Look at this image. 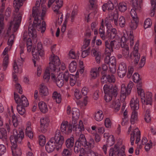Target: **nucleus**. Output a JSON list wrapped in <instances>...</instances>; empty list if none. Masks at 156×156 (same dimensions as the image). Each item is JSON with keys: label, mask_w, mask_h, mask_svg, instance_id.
Returning <instances> with one entry per match:
<instances>
[{"label": "nucleus", "mask_w": 156, "mask_h": 156, "mask_svg": "<svg viewBox=\"0 0 156 156\" xmlns=\"http://www.w3.org/2000/svg\"><path fill=\"white\" fill-rule=\"evenodd\" d=\"M10 47H6L4 49L2 55L3 58V60L9 62V57L7 55L8 51L10 50Z\"/></svg>", "instance_id": "obj_54"}, {"label": "nucleus", "mask_w": 156, "mask_h": 156, "mask_svg": "<svg viewBox=\"0 0 156 156\" xmlns=\"http://www.w3.org/2000/svg\"><path fill=\"white\" fill-rule=\"evenodd\" d=\"M5 4L2 3V8L0 10V37H2L4 33V29L5 24L4 23V17L2 12L4 8L3 7L5 6Z\"/></svg>", "instance_id": "obj_22"}, {"label": "nucleus", "mask_w": 156, "mask_h": 156, "mask_svg": "<svg viewBox=\"0 0 156 156\" xmlns=\"http://www.w3.org/2000/svg\"><path fill=\"white\" fill-rule=\"evenodd\" d=\"M86 140L85 137L84 135L83 134L80 135V137L78 140L76 142H78L80 144H82V146L85 145L86 144Z\"/></svg>", "instance_id": "obj_57"}, {"label": "nucleus", "mask_w": 156, "mask_h": 156, "mask_svg": "<svg viewBox=\"0 0 156 156\" xmlns=\"http://www.w3.org/2000/svg\"><path fill=\"white\" fill-rule=\"evenodd\" d=\"M51 138H53V141L56 144L58 148L61 149L64 140L63 136L61 134L60 131L57 130L55 132L54 137H52Z\"/></svg>", "instance_id": "obj_13"}, {"label": "nucleus", "mask_w": 156, "mask_h": 156, "mask_svg": "<svg viewBox=\"0 0 156 156\" xmlns=\"http://www.w3.org/2000/svg\"><path fill=\"white\" fill-rule=\"evenodd\" d=\"M133 85V83L131 81H129L128 84L127 88H126L124 84L121 85V99L124 100L126 98V96L129 95L131 92V91Z\"/></svg>", "instance_id": "obj_12"}, {"label": "nucleus", "mask_w": 156, "mask_h": 156, "mask_svg": "<svg viewBox=\"0 0 156 156\" xmlns=\"http://www.w3.org/2000/svg\"><path fill=\"white\" fill-rule=\"evenodd\" d=\"M136 136V140L135 143L137 144L140 141V131L137 128H136L133 131V132L131 134L130 141L131 145H133L134 144V136Z\"/></svg>", "instance_id": "obj_24"}, {"label": "nucleus", "mask_w": 156, "mask_h": 156, "mask_svg": "<svg viewBox=\"0 0 156 156\" xmlns=\"http://www.w3.org/2000/svg\"><path fill=\"white\" fill-rule=\"evenodd\" d=\"M49 67L53 71H55L58 68L60 64L59 57L53 54L51 55L49 58Z\"/></svg>", "instance_id": "obj_14"}, {"label": "nucleus", "mask_w": 156, "mask_h": 156, "mask_svg": "<svg viewBox=\"0 0 156 156\" xmlns=\"http://www.w3.org/2000/svg\"><path fill=\"white\" fill-rule=\"evenodd\" d=\"M80 55V52L78 51L74 52L72 50H70L69 53V57L74 59L78 58L79 57Z\"/></svg>", "instance_id": "obj_43"}, {"label": "nucleus", "mask_w": 156, "mask_h": 156, "mask_svg": "<svg viewBox=\"0 0 156 156\" xmlns=\"http://www.w3.org/2000/svg\"><path fill=\"white\" fill-rule=\"evenodd\" d=\"M110 107L112 108L115 112L118 111L120 108V103L118 99L113 101L110 105Z\"/></svg>", "instance_id": "obj_29"}, {"label": "nucleus", "mask_w": 156, "mask_h": 156, "mask_svg": "<svg viewBox=\"0 0 156 156\" xmlns=\"http://www.w3.org/2000/svg\"><path fill=\"white\" fill-rule=\"evenodd\" d=\"M104 117L103 112L101 110L97 112L94 115V119L97 121H100L102 120Z\"/></svg>", "instance_id": "obj_42"}, {"label": "nucleus", "mask_w": 156, "mask_h": 156, "mask_svg": "<svg viewBox=\"0 0 156 156\" xmlns=\"http://www.w3.org/2000/svg\"><path fill=\"white\" fill-rule=\"evenodd\" d=\"M23 48H21L20 50V58L15 61L13 65V70L16 73H21L22 72L23 64L24 61V58L23 56Z\"/></svg>", "instance_id": "obj_8"}, {"label": "nucleus", "mask_w": 156, "mask_h": 156, "mask_svg": "<svg viewBox=\"0 0 156 156\" xmlns=\"http://www.w3.org/2000/svg\"><path fill=\"white\" fill-rule=\"evenodd\" d=\"M133 39L134 36L133 34L132 33H130L129 36L128 35L127 39L128 40L126 42H125L124 43H123L124 45V47L122 49V55L123 56L128 60H130L131 59V56L130 55L129 56V47L127 44H126V43L129 40L130 45H133L134 43Z\"/></svg>", "instance_id": "obj_9"}, {"label": "nucleus", "mask_w": 156, "mask_h": 156, "mask_svg": "<svg viewBox=\"0 0 156 156\" xmlns=\"http://www.w3.org/2000/svg\"><path fill=\"white\" fill-rule=\"evenodd\" d=\"M53 141V138H51L45 145L46 150L48 153L53 152L55 149L57 151H58L60 150L59 148H58L56 144Z\"/></svg>", "instance_id": "obj_19"}, {"label": "nucleus", "mask_w": 156, "mask_h": 156, "mask_svg": "<svg viewBox=\"0 0 156 156\" xmlns=\"http://www.w3.org/2000/svg\"><path fill=\"white\" fill-rule=\"evenodd\" d=\"M24 137V132L21 129H19V133L16 129H13V134L10 137L12 155L13 156H21L22 151L20 148L17 147V143H20Z\"/></svg>", "instance_id": "obj_2"}, {"label": "nucleus", "mask_w": 156, "mask_h": 156, "mask_svg": "<svg viewBox=\"0 0 156 156\" xmlns=\"http://www.w3.org/2000/svg\"><path fill=\"white\" fill-rule=\"evenodd\" d=\"M104 30V21L102 20L101 23V26L99 29V34H100L101 38L103 40H105L106 39V37L105 36V31Z\"/></svg>", "instance_id": "obj_41"}, {"label": "nucleus", "mask_w": 156, "mask_h": 156, "mask_svg": "<svg viewBox=\"0 0 156 156\" xmlns=\"http://www.w3.org/2000/svg\"><path fill=\"white\" fill-rule=\"evenodd\" d=\"M114 8L113 4L110 1L104 4L102 6V9L104 11H105L106 10L110 11L113 10Z\"/></svg>", "instance_id": "obj_30"}, {"label": "nucleus", "mask_w": 156, "mask_h": 156, "mask_svg": "<svg viewBox=\"0 0 156 156\" xmlns=\"http://www.w3.org/2000/svg\"><path fill=\"white\" fill-rule=\"evenodd\" d=\"M133 8L130 11V13L133 19H138L136 15L135 10H140L141 8L140 5H138L137 0H132Z\"/></svg>", "instance_id": "obj_21"}, {"label": "nucleus", "mask_w": 156, "mask_h": 156, "mask_svg": "<svg viewBox=\"0 0 156 156\" xmlns=\"http://www.w3.org/2000/svg\"><path fill=\"white\" fill-rule=\"evenodd\" d=\"M56 15L55 22L56 25H60L63 20V15L61 12L58 13H55Z\"/></svg>", "instance_id": "obj_45"}, {"label": "nucleus", "mask_w": 156, "mask_h": 156, "mask_svg": "<svg viewBox=\"0 0 156 156\" xmlns=\"http://www.w3.org/2000/svg\"><path fill=\"white\" fill-rule=\"evenodd\" d=\"M107 26V33L109 39H113L115 38L117 34V31L115 28H113L112 25L105 21Z\"/></svg>", "instance_id": "obj_17"}, {"label": "nucleus", "mask_w": 156, "mask_h": 156, "mask_svg": "<svg viewBox=\"0 0 156 156\" xmlns=\"http://www.w3.org/2000/svg\"><path fill=\"white\" fill-rule=\"evenodd\" d=\"M73 125V130L76 133H79L83 131L84 130L83 122L81 120H80L78 124H76V120H72Z\"/></svg>", "instance_id": "obj_20"}, {"label": "nucleus", "mask_w": 156, "mask_h": 156, "mask_svg": "<svg viewBox=\"0 0 156 156\" xmlns=\"http://www.w3.org/2000/svg\"><path fill=\"white\" fill-rule=\"evenodd\" d=\"M70 84L71 86H74L76 81V76L70 74Z\"/></svg>", "instance_id": "obj_59"}, {"label": "nucleus", "mask_w": 156, "mask_h": 156, "mask_svg": "<svg viewBox=\"0 0 156 156\" xmlns=\"http://www.w3.org/2000/svg\"><path fill=\"white\" fill-rule=\"evenodd\" d=\"M32 52L33 58L36 60H39L40 56L42 57L44 56V51L41 43H38L37 47L32 48Z\"/></svg>", "instance_id": "obj_10"}, {"label": "nucleus", "mask_w": 156, "mask_h": 156, "mask_svg": "<svg viewBox=\"0 0 156 156\" xmlns=\"http://www.w3.org/2000/svg\"><path fill=\"white\" fill-rule=\"evenodd\" d=\"M72 120H76L78 119L80 116L79 111L77 108H73L72 111Z\"/></svg>", "instance_id": "obj_36"}, {"label": "nucleus", "mask_w": 156, "mask_h": 156, "mask_svg": "<svg viewBox=\"0 0 156 156\" xmlns=\"http://www.w3.org/2000/svg\"><path fill=\"white\" fill-rule=\"evenodd\" d=\"M113 17L115 24L116 26H117L118 25V14L117 10H115L114 11V13L113 15Z\"/></svg>", "instance_id": "obj_62"}, {"label": "nucleus", "mask_w": 156, "mask_h": 156, "mask_svg": "<svg viewBox=\"0 0 156 156\" xmlns=\"http://www.w3.org/2000/svg\"><path fill=\"white\" fill-rule=\"evenodd\" d=\"M38 106L40 111L42 113H45L48 109L46 104L44 101H41L39 102Z\"/></svg>", "instance_id": "obj_34"}, {"label": "nucleus", "mask_w": 156, "mask_h": 156, "mask_svg": "<svg viewBox=\"0 0 156 156\" xmlns=\"http://www.w3.org/2000/svg\"><path fill=\"white\" fill-rule=\"evenodd\" d=\"M138 45L137 44H136L135 45L134 47V50L133 52V56L134 58V63L136 65L138 64L140 58V55L138 52Z\"/></svg>", "instance_id": "obj_28"}, {"label": "nucleus", "mask_w": 156, "mask_h": 156, "mask_svg": "<svg viewBox=\"0 0 156 156\" xmlns=\"http://www.w3.org/2000/svg\"><path fill=\"white\" fill-rule=\"evenodd\" d=\"M61 154L62 156H70L72 155V152L67 149H64Z\"/></svg>", "instance_id": "obj_64"}, {"label": "nucleus", "mask_w": 156, "mask_h": 156, "mask_svg": "<svg viewBox=\"0 0 156 156\" xmlns=\"http://www.w3.org/2000/svg\"><path fill=\"white\" fill-rule=\"evenodd\" d=\"M144 119L147 122H150L151 119V117L150 114V111L149 109L146 111L144 115Z\"/></svg>", "instance_id": "obj_56"}, {"label": "nucleus", "mask_w": 156, "mask_h": 156, "mask_svg": "<svg viewBox=\"0 0 156 156\" xmlns=\"http://www.w3.org/2000/svg\"><path fill=\"white\" fill-rule=\"evenodd\" d=\"M101 69V67H98L97 69L96 68H94L91 69L90 71V76L93 79H95L99 76L98 71Z\"/></svg>", "instance_id": "obj_35"}, {"label": "nucleus", "mask_w": 156, "mask_h": 156, "mask_svg": "<svg viewBox=\"0 0 156 156\" xmlns=\"http://www.w3.org/2000/svg\"><path fill=\"white\" fill-rule=\"evenodd\" d=\"M103 89L105 94V100L107 102H109L112 100L113 96H116L117 95V90L112 84L105 85Z\"/></svg>", "instance_id": "obj_6"}, {"label": "nucleus", "mask_w": 156, "mask_h": 156, "mask_svg": "<svg viewBox=\"0 0 156 156\" xmlns=\"http://www.w3.org/2000/svg\"><path fill=\"white\" fill-rule=\"evenodd\" d=\"M151 2L152 6V10L150 13V15L152 16L154 15L155 12L156 11V0H151Z\"/></svg>", "instance_id": "obj_52"}, {"label": "nucleus", "mask_w": 156, "mask_h": 156, "mask_svg": "<svg viewBox=\"0 0 156 156\" xmlns=\"http://www.w3.org/2000/svg\"><path fill=\"white\" fill-rule=\"evenodd\" d=\"M14 98L17 105L27 106L29 103L27 98L24 95H22L20 97L16 92L14 93Z\"/></svg>", "instance_id": "obj_16"}, {"label": "nucleus", "mask_w": 156, "mask_h": 156, "mask_svg": "<svg viewBox=\"0 0 156 156\" xmlns=\"http://www.w3.org/2000/svg\"><path fill=\"white\" fill-rule=\"evenodd\" d=\"M52 71L49 67L46 68L43 75V79L46 82H48L50 79V73Z\"/></svg>", "instance_id": "obj_33"}, {"label": "nucleus", "mask_w": 156, "mask_h": 156, "mask_svg": "<svg viewBox=\"0 0 156 156\" xmlns=\"http://www.w3.org/2000/svg\"><path fill=\"white\" fill-rule=\"evenodd\" d=\"M34 22L32 25H30L28 29L29 37H28V34L27 31H25L23 33V41H27V51L28 52H30L31 50L32 46V40L34 42H36L37 40V35L36 29L38 31H40L42 33H44L45 31L42 32L41 31L38 30L37 26L34 25Z\"/></svg>", "instance_id": "obj_4"}, {"label": "nucleus", "mask_w": 156, "mask_h": 156, "mask_svg": "<svg viewBox=\"0 0 156 156\" xmlns=\"http://www.w3.org/2000/svg\"><path fill=\"white\" fill-rule=\"evenodd\" d=\"M41 0H37L36 3V6L33 7L32 16L34 18V25L37 26L38 30L42 32L46 30V23L43 20L45 16L47 11L46 7H43L42 10H40L39 6Z\"/></svg>", "instance_id": "obj_1"}, {"label": "nucleus", "mask_w": 156, "mask_h": 156, "mask_svg": "<svg viewBox=\"0 0 156 156\" xmlns=\"http://www.w3.org/2000/svg\"><path fill=\"white\" fill-rule=\"evenodd\" d=\"M77 67V64L75 61H73L69 64V69L70 71L71 72H75Z\"/></svg>", "instance_id": "obj_47"}, {"label": "nucleus", "mask_w": 156, "mask_h": 156, "mask_svg": "<svg viewBox=\"0 0 156 156\" xmlns=\"http://www.w3.org/2000/svg\"><path fill=\"white\" fill-rule=\"evenodd\" d=\"M130 106L133 111L138 110L139 108V101L136 97L133 98L130 102Z\"/></svg>", "instance_id": "obj_26"}, {"label": "nucleus", "mask_w": 156, "mask_h": 156, "mask_svg": "<svg viewBox=\"0 0 156 156\" xmlns=\"http://www.w3.org/2000/svg\"><path fill=\"white\" fill-rule=\"evenodd\" d=\"M126 64L124 62H121L119 65L118 71L119 76L121 78L124 77L126 75Z\"/></svg>", "instance_id": "obj_25"}, {"label": "nucleus", "mask_w": 156, "mask_h": 156, "mask_svg": "<svg viewBox=\"0 0 156 156\" xmlns=\"http://www.w3.org/2000/svg\"><path fill=\"white\" fill-rule=\"evenodd\" d=\"M0 139L4 141H6L7 139V131L3 128H0Z\"/></svg>", "instance_id": "obj_40"}, {"label": "nucleus", "mask_w": 156, "mask_h": 156, "mask_svg": "<svg viewBox=\"0 0 156 156\" xmlns=\"http://www.w3.org/2000/svg\"><path fill=\"white\" fill-rule=\"evenodd\" d=\"M39 142L40 145L42 146H44L46 143V138L43 135H40L39 136Z\"/></svg>", "instance_id": "obj_58"}, {"label": "nucleus", "mask_w": 156, "mask_h": 156, "mask_svg": "<svg viewBox=\"0 0 156 156\" xmlns=\"http://www.w3.org/2000/svg\"><path fill=\"white\" fill-rule=\"evenodd\" d=\"M152 25V22L151 20L149 18L146 19L144 21V27L145 29L150 27Z\"/></svg>", "instance_id": "obj_61"}, {"label": "nucleus", "mask_w": 156, "mask_h": 156, "mask_svg": "<svg viewBox=\"0 0 156 156\" xmlns=\"http://www.w3.org/2000/svg\"><path fill=\"white\" fill-rule=\"evenodd\" d=\"M115 142V138L114 136L110 135L109 137L107 139V144L108 146H111L114 145Z\"/></svg>", "instance_id": "obj_51"}, {"label": "nucleus", "mask_w": 156, "mask_h": 156, "mask_svg": "<svg viewBox=\"0 0 156 156\" xmlns=\"http://www.w3.org/2000/svg\"><path fill=\"white\" fill-rule=\"evenodd\" d=\"M74 145V139L73 137H70L66 140V145L67 148H72Z\"/></svg>", "instance_id": "obj_39"}, {"label": "nucleus", "mask_w": 156, "mask_h": 156, "mask_svg": "<svg viewBox=\"0 0 156 156\" xmlns=\"http://www.w3.org/2000/svg\"><path fill=\"white\" fill-rule=\"evenodd\" d=\"M119 147L117 144H115L114 147H111L109 151V156H115L117 152L119 150Z\"/></svg>", "instance_id": "obj_37"}, {"label": "nucleus", "mask_w": 156, "mask_h": 156, "mask_svg": "<svg viewBox=\"0 0 156 156\" xmlns=\"http://www.w3.org/2000/svg\"><path fill=\"white\" fill-rule=\"evenodd\" d=\"M8 62H9L3 60L2 64L0 63V70H5L7 67Z\"/></svg>", "instance_id": "obj_60"}, {"label": "nucleus", "mask_w": 156, "mask_h": 156, "mask_svg": "<svg viewBox=\"0 0 156 156\" xmlns=\"http://www.w3.org/2000/svg\"><path fill=\"white\" fill-rule=\"evenodd\" d=\"M82 145V144H80L79 142H76L74 148V151L75 153H78L80 151H82V149L83 150Z\"/></svg>", "instance_id": "obj_48"}, {"label": "nucleus", "mask_w": 156, "mask_h": 156, "mask_svg": "<svg viewBox=\"0 0 156 156\" xmlns=\"http://www.w3.org/2000/svg\"><path fill=\"white\" fill-rule=\"evenodd\" d=\"M118 7L119 10L121 12H125L127 9L126 4L124 2L119 3L118 5Z\"/></svg>", "instance_id": "obj_49"}, {"label": "nucleus", "mask_w": 156, "mask_h": 156, "mask_svg": "<svg viewBox=\"0 0 156 156\" xmlns=\"http://www.w3.org/2000/svg\"><path fill=\"white\" fill-rule=\"evenodd\" d=\"M39 90L41 95L42 96H47L49 94L48 87L43 83L39 85Z\"/></svg>", "instance_id": "obj_27"}, {"label": "nucleus", "mask_w": 156, "mask_h": 156, "mask_svg": "<svg viewBox=\"0 0 156 156\" xmlns=\"http://www.w3.org/2000/svg\"><path fill=\"white\" fill-rule=\"evenodd\" d=\"M49 122V119L47 117H42L41 119L40 129L42 133H45L47 131V128Z\"/></svg>", "instance_id": "obj_23"}, {"label": "nucleus", "mask_w": 156, "mask_h": 156, "mask_svg": "<svg viewBox=\"0 0 156 156\" xmlns=\"http://www.w3.org/2000/svg\"><path fill=\"white\" fill-rule=\"evenodd\" d=\"M52 98L57 103H59L61 102L62 100L61 95L57 92L55 91L53 92Z\"/></svg>", "instance_id": "obj_44"}, {"label": "nucleus", "mask_w": 156, "mask_h": 156, "mask_svg": "<svg viewBox=\"0 0 156 156\" xmlns=\"http://www.w3.org/2000/svg\"><path fill=\"white\" fill-rule=\"evenodd\" d=\"M105 57V63L108 65L111 72L114 73L116 71V60L114 56L110 57V55H106Z\"/></svg>", "instance_id": "obj_11"}, {"label": "nucleus", "mask_w": 156, "mask_h": 156, "mask_svg": "<svg viewBox=\"0 0 156 156\" xmlns=\"http://www.w3.org/2000/svg\"><path fill=\"white\" fill-rule=\"evenodd\" d=\"M56 83L57 86L59 87H62L64 83V81L62 77L60 75H59L57 78Z\"/></svg>", "instance_id": "obj_50"}, {"label": "nucleus", "mask_w": 156, "mask_h": 156, "mask_svg": "<svg viewBox=\"0 0 156 156\" xmlns=\"http://www.w3.org/2000/svg\"><path fill=\"white\" fill-rule=\"evenodd\" d=\"M27 106L17 105V110L18 112L21 115H24L26 112L25 107Z\"/></svg>", "instance_id": "obj_55"}, {"label": "nucleus", "mask_w": 156, "mask_h": 156, "mask_svg": "<svg viewBox=\"0 0 156 156\" xmlns=\"http://www.w3.org/2000/svg\"><path fill=\"white\" fill-rule=\"evenodd\" d=\"M25 0H14L13 6L15 8V11L13 12L14 17L10 23L9 30L12 29L14 32H15L18 29L22 17V14L19 12V10L20 7L23 5Z\"/></svg>", "instance_id": "obj_3"}, {"label": "nucleus", "mask_w": 156, "mask_h": 156, "mask_svg": "<svg viewBox=\"0 0 156 156\" xmlns=\"http://www.w3.org/2000/svg\"><path fill=\"white\" fill-rule=\"evenodd\" d=\"M72 126L71 124H68L66 121H63L61 126V130L62 133L68 134L71 133L72 130Z\"/></svg>", "instance_id": "obj_18"}, {"label": "nucleus", "mask_w": 156, "mask_h": 156, "mask_svg": "<svg viewBox=\"0 0 156 156\" xmlns=\"http://www.w3.org/2000/svg\"><path fill=\"white\" fill-rule=\"evenodd\" d=\"M138 120L137 112L133 111L132 113L131 117L130 122L131 124H133Z\"/></svg>", "instance_id": "obj_46"}, {"label": "nucleus", "mask_w": 156, "mask_h": 156, "mask_svg": "<svg viewBox=\"0 0 156 156\" xmlns=\"http://www.w3.org/2000/svg\"><path fill=\"white\" fill-rule=\"evenodd\" d=\"M137 93L140 97L141 101L144 105H149L151 106L152 103V94L151 92H147L144 93V90L141 89L137 90Z\"/></svg>", "instance_id": "obj_7"}, {"label": "nucleus", "mask_w": 156, "mask_h": 156, "mask_svg": "<svg viewBox=\"0 0 156 156\" xmlns=\"http://www.w3.org/2000/svg\"><path fill=\"white\" fill-rule=\"evenodd\" d=\"M128 34L127 33H124L121 39H115L111 41L107 40L105 41V54L111 55V53L113 51V49H117L119 47L120 43H124L128 40L127 39Z\"/></svg>", "instance_id": "obj_5"}, {"label": "nucleus", "mask_w": 156, "mask_h": 156, "mask_svg": "<svg viewBox=\"0 0 156 156\" xmlns=\"http://www.w3.org/2000/svg\"><path fill=\"white\" fill-rule=\"evenodd\" d=\"M60 75L62 77V78L63 79L64 81L66 82L67 81L69 77L70 78V74L68 71H66L63 74Z\"/></svg>", "instance_id": "obj_63"}, {"label": "nucleus", "mask_w": 156, "mask_h": 156, "mask_svg": "<svg viewBox=\"0 0 156 156\" xmlns=\"http://www.w3.org/2000/svg\"><path fill=\"white\" fill-rule=\"evenodd\" d=\"M11 113L10 114V116L11 118L13 125L14 127H16L18 125V121L17 119V117L14 113L13 109V107H11Z\"/></svg>", "instance_id": "obj_31"}, {"label": "nucleus", "mask_w": 156, "mask_h": 156, "mask_svg": "<svg viewBox=\"0 0 156 156\" xmlns=\"http://www.w3.org/2000/svg\"><path fill=\"white\" fill-rule=\"evenodd\" d=\"M94 144L95 143L94 139L90 138L88 142H87V141H86L85 145H84L83 146L85 147L87 146L90 148H92L94 147Z\"/></svg>", "instance_id": "obj_53"}, {"label": "nucleus", "mask_w": 156, "mask_h": 156, "mask_svg": "<svg viewBox=\"0 0 156 156\" xmlns=\"http://www.w3.org/2000/svg\"><path fill=\"white\" fill-rule=\"evenodd\" d=\"M139 20L138 19H133L129 23V26L132 30H135L136 29Z\"/></svg>", "instance_id": "obj_38"}, {"label": "nucleus", "mask_w": 156, "mask_h": 156, "mask_svg": "<svg viewBox=\"0 0 156 156\" xmlns=\"http://www.w3.org/2000/svg\"><path fill=\"white\" fill-rule=\"evenodd\" d=\"M91 52L95 56L96 61L97 62L99 63L100 62L101 52L99 51L98 48L93 49L91 50Z\"/></svg>", "instance_id": "obj_32"}, {"label": "nucleus", "mask_w": 156, "mask_h": 156, "mask_svg": "<svg viewBox=\"0 0 156 156\" xmlns=\"http://www.w3.org/2000/svg\"><path fill=\"white\" fill-rule=\"evenodd\" d=\"M54 2L55 4L53 5L52 9L54 13H58L59 12H60L59 11V9L63 5V1L62 0H49L48 4V7H50Z\"/></svg>", "instance_id": "obj_15"}]
</instances>
